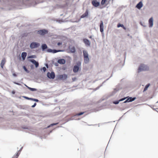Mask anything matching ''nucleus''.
I'll list each match as a JSON object with an SVG mask.
<instances>
[{
  "mask_svg": "<svg viewBox=\"0 0 158 158\" xmlns=\"http://www.w3.org/2000/svg\"><path fill=\"white\" fill-rule=\"evenodd\" d=\"M23 68L24 70L27 73H29V71L26 68V67L25 66H23Z\"/></svg>",
  "mask_w": 158,
  "mask_h": 158,
  "instance_id": "nucleus-27",
  "label": "nucleus"
},
{
  "mask_svg": "<svg viewBox=\"0 0 158 158\" xmlns=\"http://www.w3.org/2000/svg\"><path fill=\"white\" fill-rule=\"evenodd\" d=\"M58 123H55L52 124L50 125L49 126H48L47 127V128H49L51 126H53L56 125Z\"/></svg>",
  "mask_w": 158,
  "mask_h": 158,
  "instance_id": "nucleus-30",
  "label": "nucleus"
},
{
  "mask_svg": "<svg viewBox=\"0 0 158 158\" xmlns=\"http://www.w3.org/2000/svg\"><path fill=\"white\" fill-rule=\"evenodd\" d=\"M84 113V112H81L79 113L76 115L79 116L83 114Z\"/></svg>",
  "mask_w": 158,
  "mask_h": 158,
  "instance_id": "nucleus-34",
  "label": "nucleus"
},
{
  "mask_svg": "<svg viewBox=\"0 0 158 158\" xmlns=\"http://www.w3.org/2000/svg\"><path fill=\"white\" fill-rule=\"evenodd\" d=\"M6 60L5 58H3L2 59L1 63V68L3 69V66L4 64L5 63Z\"/></svg>",
  "mask_w": 158,
  "mask_h": 158,
  "instance_id": "nucleus-20",
  "label": "nucleus"
},
{
  "mask_svg": "<svg viewBox=\"0 0 158 158\" xmlns=\"http://www.w3.org/2000/svg\"><path fill=\"white\" fill-rule=\"evenodd\" d=\"M62 44V43H60V42H59L57 43V44L58 46H59L61 44Z\"/></svg>",
  "mask_w": 158,
  "mask_h": 158,
  "instance_id": "nucleus-45",
  "label": "nucleus"
},
{
  "mask_svg": "<svg viewBox=\"0 0 158 158\" xmlns=\"http://www.w3.org/2000/svg\"><path fill=\"white\" fill-rule=\"evenodd\" d=\"M47 48V46L46 44H44L42 45V48L43 51L44 50Z\"/></svg>",
  "mask_w": 158,
  "mask_h": 158,
  "instance_id": "nucleus-24",
  "label": "nucleus"
},
{
  "mask_svg": "<svg viewBox=\"0 0 158 158\" xmlns=\"http://www.w3.org/2000/svg\"><path fill=\"white\" fill-rule=\"evenodd\" d=\"M27 55V53L26 52H24L22 53L21 57L23 60H24L25 59Z\"/></svg>",
  "mask_w": 158,
  "mask_h": 158,
  "instance_id": "nucleus-19",
  "label": "nucleus"
},
{
  "mask_svg": "<svg viewBox=\"0 0 158 158\" xmlns=\"http://www.w3.org/2000/svg\"><path fill=\"white\" fill-rule=\"evenodd\" d=\"M92 4L95 7H97L99 5V2H97L95 0H93L92 2Z\"/></svg>",
  "mask_w": 158,
  "mask_h": 158,
  "instance_id": "nucleus-13",
  "label": "nucleus"
},
{
  "mask_svg": "<svg viewBox=\"0 0 158 158\" xmlns=\"http://www.w3.org/2000/svg\"><path fill=\"white\" fill-rule=\"evenodd\" d=\"M158 103V101H157L156 102V103Z\"/></svg>",
  "mask_w": 158,
  "mask_h": 158,
  "instance_id": "nucleus-58",
  "label": "nucleus"
},
{
  "mask_svg": "<svg viewBox=\"0 0 158 158\" xmlns=\"http://www.w3.org/2000/svg\"><path fill=\"white\" fill-rule=\"evenodd\" d=\"M118 26H119V25H118V23L117 24V27H118Z\"/></svg>",
  "mask_w": 158,
  "mask_h": 158,
  "instance_id": "nucleus-53",
  "label": "nucleus"
},
{
  "mask_svg": "<svg viewBox=\"0 0 158 158\" xmlns=\"http://www.w3.org/2000/svg\"><path fill=\"white\" fill-rule=\"evenodd\" d=\"M40 45V44L39 43L33 42L31 44L30 47L31 49H34L37 48Z\"/></svg>",
  "mask_w": 158,
  "mask_h": 158,
  "instance_id": "nucleus-7",
  "label": "nucleus"
},
{
  "mask_svg": "<svg viewBox=\"0 0 158 158\" xmlns=\"http://www.w3.org/2000/svg\"><path fill=\"white\" fill-rule=\"evenodd\" d=\"M71 51L72 52H75V49L74 47H73L72 48Z\"/></svg>",
  "mask_w": 158,
  "mask_h": 158,
  "instance_id": "nucleus-40",
  "label": "nucleus"
},
{
  "mask_svg": "<svg viewBox=\"0 0 158 158\" xmlns=\"http://www.w3.org/2000/svg\"><path fill=\"white\" fill-rule=\"evenodd\" d=\"M36 103L35 102L34 103V105L31 106V107H34L36 106Z\"/></svg>",
  "mask_w": 158,
  "mask_h": 158,
  "instance_id": "nucleus-43",
  "label": "nucleus"
},
{
  "mask_svg": "<svg viewBox=\"0 0 158 158\" xmlns=\"http://www.w3.org/2000/svg\"><path fill=\"white\" fill-rule=\"evenodd\" d=\"M43 2L42 0H18L17 1V4L22 6H30Z\"/></svg>",
  "mask_w": 158,
  "mask_h": 158,
  "instance_id": "nucleus-1",
  "label": "nucleus"
},
{
  "mask_svg": "<svg viewBox=\"0 0 158 158\" xmlns=\"http://www.w3.org/2000/svg\"><path fill=\"white\" fill-rule=\"evenodd\" d=\"M118 90L116 89H114V90L112 92V94L111 95H110V96L114 94L115 92L117 91Z\"/></svg>",
  "mask_w": 158,
  "mask_h": 158,
  "instance_id": "nucleus-35",
  "label": "nucleus"
},
{
  "mask_svg": "<svg viewBox=\"0 0 158 158\" xmlns=\"http://www.w3.org/2000/svg\"><path fill=\"white\" fill-rule=\"evenodd\" d=\"M83 53L84 56V63L86 64H87L89 62L88 54L87 52L85 50H83Z\"/></svg>",
  "mask_w": 158,
  "mask_h": 158,
  "instance_id": "nucleus-4",
  "label": "nucleus"
},
{
  "mask_svg": "<svg viewBox=\"0 0 158 158\" xmlns=\"http://www.w3.org/2000/svg\"><path fill=\"white\" fill-rule=\"evenodd\" d=\"M121 64V62H120V63H119V66L120 65H121V64Z\"/></svg>",
  "mask_w": 158,
  "mask_h": 158,
  "instance_id": "nucleus-52",
  "label": "nucleus"
},
{
  "mask_svg": "<svg viewBox=\"0 0 158 158\" xmlns=\"http://www.w3.org/2000/svg\"><path fill=\"white\" fill-rule=\"evenodd\" d=\"M1 5L3 6L4 7L2 8L3 9H4L6 10H10L12 9V8H14V7L12 6L11 7H10V5L8 4V2L7 0H0Z\"/></svg>",
  "mask_w": 158,
  "mask_h": 158,
  "instance_id": "nucleus-2",
  "label": "nucleus"
},
{
  "mask_svg": "<svg viewBox=\"0 0 158 158\" xmlns=\"http://www.w3.org/2000/svg\"><path fill=\"white\" fill-rule=\"evenodd\" d=\"M31 69H33L34 68V66L33 65H31Z\"/></svg>",
  "mask_w": 158,
  "mask_h": 158,
  "instance_id": "nucleus-47",
  "label": "nucleus"
},
{
  "mask_svg": "<svg viewBox=\"0 0 158 158\" xmlns=\"http://www.w3.org/2000/svg\"><path fill=\"white\" fill-rule=\"evenodd\" d=\"M109 79V78L107 79L106 80H105L102 83V84L100 86H99L98 87H97L95 89H94V90H96L98 89L100 87H101V86H102V85L105 83L106 82V81H107V80H108V79Z\"/></svg>",
  "mask_w": 158,
  "mask_h": 158,
  "instance_id": "nucleus-23",
  "label": "nucleus"
},
{
  "mask_svg": "<svg viewBox=\"0 0 158 158\" xmlns=\"http://www.w3.org/2000/svg\"><path fill=\"white\" fill-rule=\"evenodd\" d=\"M103 28H104V26H103V22L102 21H100V31L102 33L103 31Z\"/></svg>",
  "mask_w": 158,
  "mask_h": 158,
  "instance_id": "nucleus-15",
  "label": "nucleus"
},
{
  "mask_svg": "<svg viewBox=\"0 0 158 158\" xmlns=\"http://www.w3.org/2000/svg\"><path fill=\"white\" fill-rule=\"evenodd\" d=\"M42 69L44 72H45L46 70V68L45 67H43Z\"/></svg>",
  "mask_w": 158,
  "mask_h": 158,
  "instance_id": "nucleus-42",
  "label": "nucleus"
},
{
  "mask_svg": "<svg viewBox=\"0 0 158 158\" xmlns=\"http://www.w3.org/2000/svg\"><path fill=\"white\" fill-rule=\"evenodd\" d=\"M13 75L15 77H16L17 75L15 73H13Z\"/></svg>",
  "mask_w": 158,
  "mask_h": 158,
  "instance_id": "nucleus-48",
  "label": "nucleus"
},
{
  "mask_svg": "<svg viewBox=\"0 0 158 158\" xmlns=\"http://www.w3.org/2000/svg\"><path fill=\"white\" fill-rule=\"evenodd\" d=\"M89 38H90V39H91L92 38V37L91 36H90V37H89Z\"/></svg>",
  "mask_w": 158,
  "mask_h": 158,
  "instance_id": "nucleus-55",
  "label": "nucleus"
},
{
  "mask_svg": "<svg viewBox=\"0 0 158 158\" xmlns=\"http://www.w3.org/2000/svg\"><path fill=\"white\" fill-rule=\"evenodd\" d=\"M47 76L49 78L53 79L55 77L54 73L53 72H52L51 73L48 72L47 74Z\"/></svg>",
  "mask_w": 158,
  "mask_h": 158,
  "instance_id": "nucleus-10",
  "label": "nucleus"
},
{
  "mask_svg": "<svg viewBox=\"0 0 158 158\" xmlns=\"http://www.w3.org/2000/svg\"><path fill=\"white\" fill-rule=\"evenodd\" d=\"M143 27H146V26L145 25H143Z\"/></svg>",
  "mask_w": 158,
  "mask_h": 158,
  "instance_id": "nucleus-56",
  "label": "nucleus"
},
{
  "mask_svg": "<svg viewBox=\"0 0 158 158\" xmlns=\"http://www.w3.org/2000/svg\"><path fill=\"white\" fill-rule=\"evenodd\" d=\"M68 78L67 75L66 74H61L59 75L58 76V78L60 80H65L67 79Z\"/></svg>",
  "mask_w": 158,
  "mask_h": 158,
  "instance_id": "nucleus-9",
  "label": "nucleus"
},
{
  "mask_svg": "<svg viewBox=\"0 0 158 158\" xmlns=\"http://www.w3.org/2000/svg\"><path fill=\"white\" fill-rule=\"evenodd\" d=\"M76 77H74V78H72L73 81H75V80H76Z\"/></svg>",
  "mask_w": 158,
  "mask_h": 158,
  "instance_id": "nucleus-44",
  "label": "nucleus"
},
{
  "mask_svg": "<svg viewBox=\"0 0 158 158\" xmlns=\"http://www.w3.org/2000/svg\"><path fill=\"white\" fill-rule=\"evenodd\" d=\"M140 24L142 26H143V24L142 22H140Z\"/></svg>",
  "mask_w": 158,
  "mask_h": 158,
  "instance_id": "nucleus-51",
  "label": "nucleus"
},
{
  "mask_svg": "<svg viewBox=\"0 0 158 158\" xmlns=\"http://www.w3.org/2000/svg\"><path fill=\"white\" fill-rule=\"evenodd\" d=\"M148 23L149 27L151 28L153 27V17H151L149 19Z\"/></svg>",
  "mask_w": 158,
  "mask_h": 158,
  "instance_id": "nucleus-11",
  "label": "nucleus"
},
{
  "mask_svg": "<svg viewBox=\"0 0 158 158\" xmlns=\"http://www.w3.org/2000/svg\"><path fill=\"white\" fill-rule=\"evenodd\" d=\"M148 69L149 67L148 66L143 64H141L138 68V73H139L142 71H146Z\"/></svg>",
  "mask_w": 158,
  "mask_h": 158,
  "instance_id": "nucleus-3",
  "label": "nucleus"
},
{
  "mask_svg": "<svg viewBox=\"0 0 158 158\" xmlns=\"http://www.w3.org/2000/svg\"><path fill=\"white\" fill-rule=\"evenodd\" d=\"M30 61L35 65L36 68L38 67L39 65V63L36 61L34 59H31L30 60Z\"/></svg>",
  "mask_w": 158,
  "mask_h": 158,
  "instance_id": "nucleus-14",
  "label": "nucleus"
},
{
  "mask_svg": "<svg viewBox=\"0 0 158 158\" xmlns=\"http://www.w3.org/2000/svg\"><path fill=\"white\" fill-rule=\"evenodd\" d=\"M106 0H102L101 2V4L102 5H104Z\"/></svg>",
  "mask_w": 158,
  "mask_h": 158,
  "instance_id": "nucleus-32",
  "label": "nucleus"
},
{
  "mask_svg": "<svg viewBox=\"0 0 158 158\" xmlns=\"http://www.w3.org/2000/svg\"><path fill=\"white\" fill-rule=\"evenodd\" d=\"M136 99V97H132L129 96H127L126 97V99L123 102V103L132 102L135 101Z\"/></svg>",
  "mask_w": 158,
  "mask_h": 158,
  "instance_id": "nucleus-5",
  "label": "nucleus"
},
{
  "mask_svg": "<svg viewBox=\"0 0 158 158\" xmlns=\"http://www.w3.org/2000/svg\"><path fill=\"white\" fill-rule=\"evenodd\" d=\"M119 27H122L123 28V29L124 30L126 29V28L123 24H121L119 23Z\"/></svg>",
  "mask_w": 158,
  "mask_h": 158,
  "instance_id": "nucleus-26",
  "label": "nucleus"
},
{
  "mask_svg": "<svg viewBox=\"0 0 158 158\" xmlns=\"http://www.w3.org/2000/svg\"><path fill=\"white\" fill-rule=\"evenodd\" d=\"M23 129H27V128H23Z\"/></svg>",
  "mask_w": 158,
  "mask_h": 158,
  "instance_id": "nucleus-57",
  "label": "nucleus"
},
{
  "mask_svg": "<svg viewBox=\"0 0 158 158\" xmlns=\"http://www.w3.org/2000/svg\"><path fill=\"white\" fill-rule=\"evenodd\" d=\"M63 51L62 50H56V49H54V50H52V53H56L57 52H62Z\"/></svg>",
  "mask_w": 158,
  "mask_h": 158,
  "instance_id": "nucleus-25",
  "label": "nucleus"
},
{
  "mask_svg": "<svg viewBox=\"0 0 158 158\" xmlns=\"http://www.w3.org/2000/svg\"><path fill=\"white\" fill-rule=\"evenodd\" d=\"M125 57L124 58V59L123 60V62L122 64V66L121 67H122L125 64Z\"/></svg>",
  "mask_w": 158,
  "mask_h": 158,
  "instance_id": "nucleus-41",
  "label": "nucleus"
},
{
  "mask_svg": "<svg viewBox=\"0 0 158 158\" xmlns=\"http://www.w3.org/2000/svg\"><path fill=\"white\" fill-rule=\"evenodd\" d=\"M89 13V11L88 10H87L81 16V18H83L85 17L88 16Z\"/></svg>",
  "mask_w": 158,
  "mask_h": 158,
  "instance_id": "nucleus-16",
  "label": "nucleus"
},
{
  "mask_svg": "<svg viewBox=\"0 0 158 158\" xmlns=\"http://www.w3.org/2000/svg\"><path fill=\"white\" fill-rule=\"evenodd\" d=\"M74 116H73V117L70 118H69V119L68 120V121H69L74 120Z\"/></svg>",
  "mask_w": 158,
  "mask_h": 158,
  "instance_id": "nucleus-36",
  "label": "nucleus"
},
{
  "mask_svg": "<svg viewBox=\"0 0 158 158\" xmlns=\"http://www.w3.org/2000/svg\"><path fill=\"white\" fill-rule=\"evenodd\" d=\"M32 100L34 101H35V102H39V100L38 99H36L33 98H32Z\"/></svg>",
  "mask_w": 158,
  "mask_h": 158,
  "instance_id": "nucleus-39",
  "label": "nucleus"
},
{
  "mask_svg": "<svg viewBox=\"0 0 158 158\" xmlns=\"http://www.w3.org/2000/svg\"><path fill=\"white\" fill-rule=\"evenodd\" d=\"M13 82L14 84H16V85H18L22 86V85L20 84L19 83H18V82H16L15 81H13Z\"/></svg>",
  "mask_w": 158,
  "mask_h": 158,
  "instance_id": "nucleus-38",
  "label": "nucleus"
},
{
  "mask_svg": "<svg viewBox=\"0 0 158 158\" xmlns=\"http://www.w3.org/2000/svg\"><path fill=\"white\" fill-rule=\"evenodd\" d=\"M12 93L13 94H14L15 93V92L14 91H13L12 92Z\"/></svg>",
  "mask_w": 158,
  "mask_h": 158,
  "instance_id": "nucleus-54",
  "label": "nucleus"
},
{
  "mask_svg": "<svg viewBox=\"0 0 158 158\" xmlns=\"http://www.w3.org/2000/svg\"><path fill=\"white\" fill-rule=\"evenodd\" d=\"M83 42L87 46H89L90 45V43L88 40L86 39H84Z\"/></svg>",
  "mask_w": 158,
  "mask_h": 158,
  "instance_id": "nucleus-17",
  "label": "nucleus"
},
{
  "mask_svg": "<svg viewBox=\"0 0 158 158\" xmlns=\"http://www.w3.org/2000/svg\"><path fill=\"white\" fill-rule=\"evenodd\" d=\"M81 65V62H78L77 63V65L74 66L73 69V72L75 73L77 72L79 70V67Z\"/></svg>",
  "mask_w": 158,
  "mask_h": 158,
  "instance_id": "nucleus-6",
  "label": "nucleus"
},
{
  "mask_svg": "<svg viewBox=\"0 0 158 158\" xmlns=\"http://www.w3.org/2000/svg\"><path fill=\"white\" fill-rule=\"evenodd\" d=\"M22 148H23V147H22L19 150V152H18V153H19H19L20 154V153H19V151H21V150H22Z\"/></svg>",
  "mask_w": 158,
  "mask_h": 158,
  "instance_id": "nucleus-46",
  "label": "nucleus"
},
{
  "mask_svg": "<svg viewBox=\"0 0 158 158\" xmlns=\"http://www.w3.org/2000/svg\"><path fill=\"white\" fill-rule=\"evenodd\" d=\"M58 63L61 64H64L65 63V60L64 59H60L58 60Z\"/></svg>",
  "mask_w": 158,
  "mask_h": 158,
  "instance_id": "nucleus-18",
  "label": "nucleus"
},
{
  "mask_svg": "<svg viewBox=\"0 0 158 158\" xmlns=\"http://www.w3.org/2000/svg\"><path fill=\"white\" fill-rule=\"evenodd\" d=\"M143 6V4L142 1H140L136 6V7L140 10Z\"/></svg>",
  "mask_w": 158,
  "mask_h": 158,
  "instance_id": "nucleus-12",
  "label": "nucleus"
},
{
  "mask_svg": "<svg viewBox=\"0 0 158 158\" xmlns=\"http://www.w3.org/2000/svg\"><path fill=\"white\" fill-rule=\"evenodd\" d=\"M154 110H155L156 111H158L157 110H158V108H156V109H154Z\"/></svg>",
  "mask_w": 158,
  "mask_h": 158,
  "instance_id": "nucleus-50",
  "label": "nucleus"
},
{
  "mask_svg": "<svg viewBox=\"0 0 158 158\" xmlns=\"http://www.w3.org/2000/svg\"><path fill=\"white\" fill-rule=\"evenodd\" d=\"M24 97V98H25L27 99H28V100H32V98H28V97H26V96H24V97Z\"/></svg>",
  "mask_w": 158,
  "mask_h": 158,
  "instance_id": "nucleus-33",
  "label": "nucleus"
},
{
  "mask_svg": "<svg viewBox=\"0 0 158 158\" xmlns=\"http://www.w3.org/2000/svg\"><path fill=\"white\" fill-rule=\"evenodd\" d=\"M48 33L47 30L45 29L41 30H40L38 31L37 33L41 35H44L47 34Z\"/></svg>",
  "mask_w": 158,
  "mask_h": 158,
  "instance_id": "nucleus-8",
  "label": "nucleus"
},
{
  "mask_svg": "<svg viewBox=\"0 0 158 158\" xmlns=\"http://www.w3.org/2000/svg\"><path fill=\"white\" fill-rule=\"evenodd\" d=\"M113 104H118V100H117L114 101H113L112 102Z\"/></svg>",
  "mask_w": 158,
  "mask_h": 158,
  "instance_id": "nucleus-28",
  "label": "nucleus"
},
{
  "mask_svg": "<svg viewBox=\"0 0 158 158\" xmlns=\"http://www.w3.org/2000/svg\"><path fill=\"white\" fill-rule=\"evenodd\" d=\"M125 99H126V97H124L123 98H122L119 99V102H120L123 101Z\"/></svg>",
  "mask_w": 158,
  "mask_h": 158,
  "instance_id": "nucleus-29",
  "label": "nucleus"
},
{
  "mask_svg": "<svg viewBox=\"0 0 158 158\" xmlns=\"http://www.w3.org/2000/svg\"><path fill=\"white\" fill-rule=\"evenodd\" d=\"M46 65V67H47V68H48V64H46V65Z\"/></svg>",
  "mask_w": 158,
  "mask_h": 158,
  "instance_id": "nucleus-49",
  "label": "nucleus"
},
{
  "mask_svg": "<svg viewBox=\"0 0 158 158\" xmlns=\"http://www.w3.org/2000/svg\"><path fill=\"white\" fill-rule=\"evenodd\" d=\"M24 85L28 89H29L31 90V91H36L37 90V89L35 88H31V87H30L27 86L25 84H24Z\"/></svg>",
  "mask_w": 158,
  "mask_h": 158,
  "instance_id": "nucleus-21",
  "label": "nucleus"
},
{
  "mask_svg": "<svg viewBox=\"0 0 158 158\" xmlns=\"http://www.w3.org/2000/svg\"><path fill=\"white\" fill-rule=\"evenodd\" d=\"M52 49H48V50H47V51L48 52H52Z\"/></svg>",
  "mask_w": 158,
  "mask_h": 158,
  "instance_id": "nucleus-37",
  "label": "nucleus"
},
{
  "mask_svg": "<svg viewBox=\"0 0 158 158\" xmlns=\"http://www.w3.org/2000/svg\"><path fill=\"white\" fill-rule=\"evenodd\" d=\"M36 57V56L35 55H31V56H29L28 58H35Z\"/></svg>",
  "mask_w": 158,
  "mask_h": 158,
  "instance_id": "nucleus-31",
  "label": "nucleus"
},
{
  "mask_svg": "<svg viewBox=\"0 0 158 158\" xmlns=\"http://www.w3.org/2000/svg\"><path fill=\"white\" fill-rule=\"evenodd\" d=\"M150 83L147 84L145 86V88H144V89L143 91V92H144L145 91H146L148 89V88L149 87V86H150Z\"/></svg>",
  "mask_w": 158,
  "mask_h": 158,
  "instance_id": "nucleus-22",
  "label": "nucleus"
}]
</instances>
